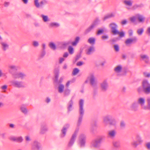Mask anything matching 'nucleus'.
<instances>
[{
    "mask_svg": "<svg viewBox=\"0 0 150 150\" xmlns=\"http://www.w3.org/2000/svg\"><path fill=\"white\" fill-rule=\"evenodd\" d=\"M84 100L83 99L79 100V116L77 122V126H80L81 123L82 118L84 113V110L83 108Z\"/></svg>",
    "mask_w": 150,
    "mask_h": 150,
    "instance_id": "obj_1",
    "label": "nucleus"
},
{
    "mask_svg": "<svg viewBox=\"0 0 150 150\" xmlns=\"http://www.w3.org/2000/svg\"><path fill=\"white\" fill-rule=\"evenodd\" d=\"M111 33L113 35H119L120 38H122L125 36V33L124 32L122 31L119 32L118 30V26L114 22H112L109 25Z\"/></svg>",
    "mask_w": 150,
    "mask_h": 150,
    "instance_id": "obj_2",
    "label": "nucleus"
},
{
    "mask_svg": "<svg viewBox=\"0 0 150 150\" xmlns=\"http://www.w3.org/2000/svg\"><path fill=\"white\" fill-rule=\"evenodd\" d=\"M103 122L105 126L109 124L110 125L115 126L117 122L113 115H107L103 118Z\"/></svg>",
    "mask_w": 150,
    "mask_h": 150,
    "instance_id": "obj_3",
    "label": "nucleus"
},
{
    "mask_svg": "<svg viewBox=\"0 0 150 150\" xmlns=\"http://www.w3.org/2000/svg\"><path fill=\"white\" fill-rule=\"evenodd\" d=\"M11 85L14 87L20 88L25 87L24 83L22 81H18L16 80H13L10 81Z\"/></svg>",
    "mask_w": 150,
    "mask_h": 150,
    "instance_id": "obj_4",
    "label": "nucleus"
},
{
    "mask_svg": "<svg viewBox=\"0 0 150 150\" xmlns=\"http://www.w3.org/2000/svg\"><path fill=\"white\" fill-rule=\"evenodd\" d=\"M39 0H34V4L35 7L38 8H42L45 6L49 4L47 0H42L40 2Z\"/></svg>",
    "mask_w": 150,
    "mask_h": 150,
    "instance_id": "obj_5",
    "label": "nucleus"
},
{
    "mask_svg": "<svg viewBox=\"0 0 150 150\" xmlns=\"http://www.w3.org/2000/svg\"><path fill=\"white\" fill-rule=\"evenodd\" d=\"M79 128H77L74 134H72L70 140L68 144V146L69 147H71L72 146L76 140L77 134L79 131Z\"/></svg>",
    "mask_w": 150,
    "mask_h": 150,
    "instance_id": "obj_6",
    "label": "nucleus"
},
{
    "mask_svg": "<svg viewBox=\"0 0 150 150\" xmlns=\"http://www.w3.org/2000/svg\"><path fill=\"white\" fill-rule=\"evenodd\" d=\"M142 86L144 92L146 94L150 93V83L148 81L144 80L142 82Z\"/></svg>",
    "mask_w": 150,
    "mask_h": 150,
    "instance_id": "obj_7",
    "label": "nucleus"
},
{
    "mask_svg": "<svg viewBox=\"0 0 150 150\" xmlns=\"http://www.w3.org/2000/svg\"><path fill=\"white\" fill-rule=\"evenodd\" d=\"M104 138V137L101 136L94 140L92 143V146L96 148L99 147Z\"/></svg>",
    "mask_w": 150,
    "mask_h": 150,
    "instance_id": "obj_8",
    "label": "nucleus"
},
{
    "mask_svg": "<svg viewBox=\"0 0 150 150\" xmlns=\"http://www.w3.org/2000/svg\"><path fill=\"white\" fill-rule=\"evenodd\" d=\"M86 136L84 134H80L79 136V141L80 146L81 147H84L86 142Z\"/></svg>",
    "mask_w": 150,
    "mask_h": 150,
    "instance_id": "obj_9",
    "label": "nucleus"
},
{
    "mask_svg": "<svg viewBox=\"0 0 150 150\" xmlns=\"http://www.w3.org/2000/svg\"><path fill=\"white\" fill-rule=\"evenodd\" d=\"M88 79L89 80L90 84L94 90L97 88V82L95 80V77L93 74H91L88 77Z\"/></svg>",
    "mask_w": 150,
    "mask_h": 150,
    "instance_id": "obj_10",
    "label": "nucleus"
},
{
    "mask_svg": "<svg viewBox=\"0 0 150 150\" xmlns=\"http://www.w3.org/2000/svg\"><path fill=\"white\" fill-rule=\"evenodd\" d=\"M59 68H55L54 71L55 78L54 81L55 82L58 83H61L63 80V78L61 77L60 78V81L58 82V79L59 76Z\"/></svg>",
    "mask_w": 150,
    "mask_h": 150,
    "instance_id": "obj_11",
    "label": "nucleus"
},
{
    "mask_svg": "<svg viewBox=\"0 0 150 150\" xmlns=\"http://www.w3.org/2000/svg\"><path fill=\"white\" fill-rule=\"evenodd\" d=\"M100 22V21L98 19H96L95 21L88 28H87L85 30V33L86 34L90 32L93 28L96 27L97 25L98 22Z\"/></svg>",
    "mask_w": 150,
    "mask_h": 150,
    "instance_id": "obj_12",
    "label": "nucleus"
},
{
    "mask_svg": "<svg viewBox=\"0 0 150 150\" xmlns=\"http://www.w3.org/2000/svg\"><path fill=\"white\" fill-rule=\"evenodd\" d=\"M100 86L102 91H106L108 88V84L107 81L106 80H104L100 83Z\"/></svg>",
    "mask_w": 150,
    "mask_h": 150,
    "instance_id": "obj_13",
    "label": "nucleus"
},
{
    "mask_svg": "<svg viewBox=\"0 0 150 150\" xmlns=\"http://www.w3.org/2000/svg\"><path fill=\"white\" fill-rule=\"evenodd\" d=\"M32 150H42L40 143L37 141H35L32 146Z\"/></svg>",
    "mask_w": 150,
    "mask_h": 150,
    "instance_id": "obj_14",
    "label": "nucleus"
},
{
    "mask_svg": "<svg viewBox=\"0 0 150 150\" xmlns=\"http://www.w3.org/2000/svg\"><path fill=\"white\" fill-rule=\"evenodd\" d=\"M137 41V37H134L132 38H130L127 39L125 42V43L126 45L136 42Z\"/></svg>",
    "mask_w": 150,
    "mask_h": 150,
    "instance_id": "obj_15",
    "label": "nucleus"
},
{
    "mask_svg": "<svg viewBox=\"0 0 150 150\" xmlns=\"http://www.w3.org/2000/svg\"><path fill=\"white\" fill-rule=\"evenodd\" d=\"M138 104L137 102L132 103L129 106V109L131 110L136 112L138 110Z\"/></svg>",
    "mask_w": 150,
    "mask_h": 150,
    "instance_id": "obj_16",
    "label": "nucleus"
},
{
    "mask_svg": "<svg viewBox=\"0 0 150 150\" xmlns=\"http://www.w3.org/2000/svg\"><path fill=\"white\" fill-rule=\"evenodd\" d=\"M116 134L117 132L115 130L113 129L110 130L107 133V137L108 138L113 139L115 137Z\"/></svg>",
    "mask_w": 150,
    "mask_h": 150,
    "instance_id": "obj_17",
    "label": "nucleus"
},
{
    "mask_svg": "<svg viewBox=\"0 0 150 150\" xmlns=\"http://www.w3.org/2000/svg\"><path fill=\"white\" fill-rule=\"evenodd\" d=\"M133 1L131 0H125L124 1L126 8L128 10L131 9Z\"/></svg>",
    "mask_w": 150,
    "mask_h": 150,
    "instance_id": "obj_18",
    "label": "nucleus"
},
{
    "mask_svg": "<svg viewBox=\"0 0 150 150\" xmlns=\"http://www.w3.org/2000/svg\"><path fill=\"white\" fill-rule=\"evenodd\" d=\"M48 131V128L46 124H43L41 125L40 131V134H45Z\"/></svg>",
    "mask_w": 150,
    "mask_h": 150,
    "instance_id": "obj_19",
    "label": "nucleus"
},
{
    "mask_svg": "<svg viewBox=\"0 0 150 150\" xmlns=\"http://www.w3.org/2000/svg\"><path fill=\"white\" fill-rule=\"evenodd\" d=\"M9 139L12 141L19 143H21L23 141V139L22 137H15L11 136L10 137Z\"/></svg>",
    "mask_w": 150,
    "mask_h": 150,
    "instance_id": "obj_20",
    "label": "nucleus"
},
{
    "mask_svg": "<svg viewBox=\"0 0 150 150\" xmlns=\"http://www.w3.org/2000/svg\"><path fill=\"white\" fill-rule=\"evenodd\" d=\"M60 26V24L56 22H51L49 25V27L51 28H57L59 27Z\"/></svg>",
    "mask_w": 150,
    "mask_h": 150,
    "instance_id": "obj_21",
    "label": "nucleus"
},
{
    "mask_svg": "<svg viewBox=\"0 0 150 150\" xmlns=\"http://www.w3.org/2000/svg\"><path fill=\"white\" fill-rule=\"evenodd\" d=\"M2 49L4 51H6L9 48V45L5 42H0Z\"/></svg>",
    "mask_w": 150,
    "mask_h": 150,
    "instance_id": "obj_22",
    "label": "nucleus"
},
{
    "mask_svg": "<svg viewBox=\"0 0 150 150\" xmlns=\"http://www.w3.org/2000/svg\"><path fill=\"white\" fill-rule=\"evenodd\" d=\"M115 15V13H111L108 14L104 16L103 18V20L104 21H105L109 18L114 17Z\"/></svg>",
    "mask_w": 150,
    "mask_h": 150,
    "instance_id": "obj_23",
    "label": "nucleus"
},
{
    "mask_svg": "<svg viewBox=\"0 0 150 150\" xmlns=\"http://www.w3.org/2000/svg\"><path fill=\"white\" fill-rule=\"evenodd\" d=\"M95 51L94 47L91 46L89 47L86 51V53L87 55H90L93 53Z\"/></svg>",
    "mask_w": 150,
    "mask_h": 150,
    "instance_id": "obj_24",
    "label": "nucleus"
},
{
    "mask_svg": "<svg viewBox=\"0 0 150 150\" xmlns=\"http://www.w3.org/2000/svg\"><path fill=\"white\" fill-rule=\"evenodd\" d=\"M136 17L140 22H144L145 19V17L139 14H136Z\"/></svg>",
    "mask_w": 150,
    "mask_h": 150,
    "instance_id": "obj_25",
    "label": "nucleus"
},
{
    "mask_svg": "<svg viewBox=\"0 0 150 150\" xmlns=\"http://www.w3.org/2000/svg\"><path fill=\"white\" fill-rule=\"evenodd\" d=\"M69 44L68 42H61L58 43V45L61 49H64Z\"/></svg>",
    "mask_w": 150,
    "mask_h": 150,
    "instance_id": "obj_26",
    "label": "nucleus"
},
{
    "mask_svg": "<svg viewBox=\"0 0 150 150\" xmlns=\"http://www.w3.org/2000/svg\"><path fill=\"white\" fill-rule=\"evenodd\" d=\"M122 68V66L121 65H119L115 67L114 70L116 73L118 74L121 72Z\"/></svg>",
    "mask_w": 150,
    "mask_h": 150,
    "instance_id": "obj_27",
    "label": "nucleus"
},
{
    "mask_svg": "<svg viewBox=\"0 0 150 150\" xmlns=\"http://www.w3.org/2000/svg\"><path fill=\"white\" fill-rule=\"evenodd\" d=\"M145 102V99L144 98H139L137 102L138 104H139L141 106H142L144 105Z\"/></svg>",
    "mask_w": 150,
    "mask_h": 150,
    "instance_id": "obj_28",
    "label": "nucleus"
},
{
    "mask_svg": "<svg viewBox=\"0 0 150 150\" xmlns=\"http://www.w3.org/2000/svg\"><path fill=\"white\" fill-rule=\"evenodd\" d=\"M64 86L62 84H60L58 87V92L60 93H63L64 91Z\"/></svg>",
    "mask_w": 150,
    "mask_h": 150,
    "instance_id": "obj_29",
    "label": "nucleus"
},
{
    "mask_svg": "<svg viewBox=\"0 0 150 150\" xmlns=\"http://www.w3.org/2000/svg\"><path fill=\"white\" fill-rule=\"evenodd\" d=\"M113 145L115 148H118L120 146V143L119 141H114L113 142Z\"/></svg>",
    "mask_w": 150,
    "mask_h": 150,
    "instance_id": "obj_30",
    "label": "nucleus"
},
{
    "mask_svg": "<svg viewBox=\"0 0 150 150\" xmlns=\"http://www.w3.org/2000/svg\"><path fill=\"white\" fill-rule=\"evenodd\" d=\"M73 104V102L72 100H71L69 102L68 104L67 109L68 112L72 110V106Z\"/></svg>",
    "mask_w": 150,
    "mask_h": 150,
    "instance_id": "obj_31",
    "label": "nucleus"
},
{
    "mask_svg": "<svg viewBox=\"0 0 150 150\" xmlns=\"http://www.w3.org/2000/svg\"><path fill=\"white\" fill-rule=\"evenodd\" d=\"M67 130L65 129L64 128H63L61 130V133L60 134V136L61 138H64L66 134Z\"/></svg>",
    "mask_w": 150,
    "mask_h": 150,
    "instance_id": "obj_32",
    "label": "nucleus"
},
{
    "mask_svg": "<svg viewBox=\"0 0 150 150\" xmlns=\"http://www.w3.org/2000/svg\"><path fill=\"white\" fill-rule=\"evenodd\" d=\"M41 17L42 18L43 21L45 22H46L50 21V20L48 18V17L47 15H45L42 14L41 15Z\"/></svg>",
    "mask_w": 150,
    "mask_h": 150,
    "instance_id": "obj_33",
    "label": "nucleus"
},
{
    "mask_svg": "<svg viewBox=\"0 0 150 150\" xmlns=\"http://www.w3.org/2000/svg\"><path fill=\"white\" fill-rule=\"evenodd\" d=\"M8 71L9 73H12V69L14 70H17L18 67L14 65H11L8 66Z\"/></svg>",
    "mask_w": 150,
    "mask_h": 150,
    "instance_id": "obj_34",
    "label": "nucleus"
},
{
    "mask_svg": "<svg viewBox=\"0 0 150 150\" xmlns=\"http://www.w3.org/2000/svg\"><path fill=\"white\" fill-rule=\"evenodd\" d=\"M70 90L68 88L65 89L63 92L64 96H69L70 93Z\"/></svg>",
    "mask_w": 150,
    "mask_h": 150,
    "instance_id": "obj_35",
    "label": "nucleus"
},
{
    "mask_svg": "<svg viewBox=\"0 0 150 150\" xmlns=\"http://www.w3.org/2000/svg\"><path fill=\"white\" fill-rule=\"evenodd\" d=\"M80 40L79 37H76L75 39V40L71 43L72 45L73 46H76L79 42Z\"/></svg>",
    "mask_w": 150,
    "mask_h": 150,
    "instance_id": "obj_36",
    "label": "nucleus"
},
{
    "mask_svg": "<svg viewBox=\"0 0 150 150\" xmlns=\"http://www.w3.org/2000/svg\"><path fill=\"white\" fill-rule=\"evenodd\" d=\"M96 39L94 37H91L89 38L88 40V42L91 44H94L95 43Z\"/></svg>",
    "mask_w": 150,
    "mask_h": 150,
    "instance_id": "obj_37",
    "label": "nucleus"
},
{
    "mask_svg": "<svg viewBox=\"0 0 150 150\" xmlns=\"http://www.w3.org/2000/svg\"><path fill=\"white\" fill-rule=\"evenodd\" d=\"M21 112L25 114H27L28 111L26 107L23 106H22L21 107Z\"/></svg>",
    "mask_w": 150,
    "mask_h": 150,
    "instance_id": "obj_38",
    "label": "nucleus"
},
{
    "mask_svg": "<svg viewBox=\"0 0 150 150\" xmlns=\"http://www.w3.org/2000/svg\"><path fill=\"white\" fill-rule=\"evenodd\" d=\"M49 46L53 50H55L56 49V46L55 44L53 42H50L49 44Z\"/></svg>",
    "mask_w": 150,
    "mask_h": 150,
    "instance_id": "obj_39",
    "label": "nucleus"
},
{
    "mask_svg": "<svg viewBox=\"0 0 150 150\" xmlns=\"http://www.w3.org/2000/svg\"><path fill=\"white\" fill-rule=\"evenodd\" d=\"M141 57L144 60L146 63L148 62L149 61V57L148 56L146 55H141Z\"/></svg>",
    "mask_w": 150,
    "mask_h": 150,
    "instance_id": "obj_40",
    "label": "nucleus"
},
{
    "mask_svg": "<svg viewBox=\"0 0 150 150\" xmlns=\"http://www.w3.org/2000/svg\"><path fill=\"white\" fill-rule=\"evenodd\" d=\"M79 71V70L77 68H75L74 69L72 72L73 75L75 76L76 75Z\"/></svg>",
    "mask_w": 150,
    "mask_h": 150,
    "instance_id": "obj_41",
    "label": "nucleus"
},
{
    "mask_svg": "<svg viewBox=\"0 0 150 150\" xmlns=\"http://www.w3.org/2000/svg\"><path fill=\"white\" fill-rule=\"evenodd\" d=\"M144 31V29L141 28L137 30V33L139 35H142Z\"/></svg>",
    "mask_w": 150,
    "mask_h": 150,
    "instance_id": "obj_42",
    "label": "nucleus"
},
{
    "mask_svg": "<svg viewBox=\"0 0 150 150\" xmlns=\"http://www.w3.org/2000/svg\"><path fill=\"white\" fill-rule=\"evenodd\" d=\"M120 127L122 129H124L126 126V123L125 122L122 120L120 122Z\"/></svg>",
    "mask_w": 150,
    "mask_h": 150,
    "instance_id": "obj_43",
    "label": "nucleus"
},
{
    "mask_svg": "<svg viewBox=\"0 0 150 150\" xmlns=\"http://www.w3.org/2000/svg\"><path fill=\"white\" fill-rule=\"evenodd\" d=\"M13 77L15 79L19 78V72H16L12 75Z\"/></svg>",
    "mask_w": 150,
    "mask_h": 150,
    "instance_id": "obj_44",
    "label": "nucleus"
},
{
    "mask_svg": "<svg viewBox=\"0 0 150 150\" xmlns=\"http://www.w3.org/2000/svg\"><path fill=\"white\" fill-rule=\"evenodd\" d=\"M68 51L70 54H71L74 53V49L71 46H69L68 48Z\"/></svg>",
    "mask_w": 150,
    "mask_h": 150,
    "instance_id": "obj_45",
    "label": "nucleus"
},
{
    "mask_svg": "<svg viewBox=\"0 0 150 150\" xmlns=\"http://www.w3.org/2000/svg\"><path fill=\"white\" fill-rule=\"evenodd\" d=\"M26 74L23 73L19 72V78L21 79H23L26 77Z\"/></svg>",
    "mask_w": 150,
    "mask_h": 150,
    "instance_id": "obj_46",
    "label": "nucleus"
},
{
    "mask_svg": "<svg viewBox=\"0 0 150 150\" xmlns=\"http://www.w3.org/2000/svg\"><path fill=\"white\" fill-rule=\"evenodd\" d=\"M136 139L137 141L139 144L141 143L143 141L141 137L139 135L137 136Z\"/></svg>",
    "mask_w": 150,
    "mask_h": 150,
    "instance_id": "obj_47",
    "label": "nucleus"
},
{
    "mask_svg": "<svg viewBox=\"0 0 150 150\" xmlns=\"http://www.w3.org/2000/svg\"><path fill=\"white\" fill-rule=\"evenodd\" d=\"M33 46L35 47H38L39 45V43L38 42L36 41H34L33 42Z\"/></svg>",
    "mask_w": 150,
    "mask_h": 150,
    "instance_id": "obj_48",
    "label": "nucleus"
},
{
    "mask_svg": "<svg viewBox=\"0 0 150 150\" xmlns=\"http://www.w3.org/2000/svg\"><path fill=\"white\" fill-rule=\"evenodd\" d=\"M139 144L138 143L137 141H134L132 143V145L135 147H137L138 145Z\"/></svg>",
    "mask_w": 150,
    "mask_h": 150,
    "instance_id": "obj_49",
    "label": "nucleus"
},
{
    "mask_svg": "<svg viewBox=\"0 0 150 150\" xmlns=\"http://www.w3.org/2000/svg\"><path fill=\"white\" fill-rule=\"evenodd\" d=\"M45 50H42L40 55V58H43L45 54Z\"/></svg>",
    "mask_w": 150,
    "mask_h": 150,
    "instance_id": "obj_50",
    "label": "nucleus"
},
{
    "mask_svg": "<svg viewBox=\"0 0 150 150\" xmlns=\"http://www.w3.org/2000/svg\"><path fill=\"white\" fill-rule=\"evenodd\" d=\"M101 38L103 40H107L109 38V36L107 35H102L101 36Z\"/></svg>",
    "mask_w": 150,
    "mask_h": 150,
    "instance_id": "obj_51",
    "label": "nucleus"
},
{
    "mask_svg": "<svg viewBox=\"0 0 150 150\" xmlns=\"http://www.w3.org/2000/svg\"><path fill=\"white\" fill-rule=\"evenodd\" d=\"M25 140L27 142H28L31 141V139L28 136H26L25 137Z\"/></svg>",
    "mask_w": 150,
    "mask_h": 150,
    "instance_id": "obj_52",
    "label": "nucleus"
},
{
    "mask_svg": "<svg viewBox=\"0 0 150 150\" xmlns=\"http://www.w3.org/2000/svg\"><path fill=\"white\" fill-rule=\"evenodd\" d=\"M114 47L115 50L117 51L118 52L119 51V46L117 45H115L114 46Z\"/></svg>",
    "mask_w": 150,
    "mask_h": 150,
    "instance_id": "obj_53",
    "label": "nucleus"
},
{
    "mask_svg": "<svg viewBox=\"0 0 150 150\" xmlns=\"http://www.w3.org/2000/svg\"><path fill=\"white\" fill-rule=\"evenodd\" d=\"M136 19H137V18L136 17V15L135 16H134L132 17H131L130 18V20L132 22H134L135 21Z\"/></svg>",
    "mask_w": 150,
    "mask_h": 150,
    "instance_id": "obj_54",
    "label": "nucleus"
},
{
    "mask_svg": "<svg viewBox=\"0 0 150 150\" xmlns=\"http://www.w3.org/2000/svg\"><path fill=\"white\" fill-rule=\"evenodd\" d=\"M104 31V30L103 29H101L98 30L97 31V34L99 35L103 33Z\"/></svg>",
    "mask_w": 150,
    "mask_h": 150,
    "instance_id": "obj_55",
    "label": "nucleus"
},
{
    "mask_svg": "<svg viewBox=\"0 0 150 150\" xmlns=\"http://www.w3.org/2000/svg\"><path fill=\"white\" fill-rule=\"evenodd\" d=\"M147 101L148 104V109L150 110V98H147Z\"/></svg>",
    "mask_w": 150,
    "mask_h": 150,
    "instance_id": "obj_56",
    "label": "nucleus"
},
{
    "mask_svg": "<svg viewBox=\"0 0 150 150\" xmlns=\"http://www.w3.org/2000/svg\"><path fill=\"white\" fill-rule=\"evenodd\" d=\"M74 82L73 80L71 81H67V82L66 83V86L67 87H68L69 86V85L71 83H72Z\"/></svg>",
    "mask_w": 150,
    "mask_h": 150,
    "instance_id": "obj_57",
    "label": "nucleus"
},
{
    "mask_svg": "<svg viewBox=\"0 0 150 150\" xmlns=\"http://www.w3.org/2000/svg\"><path fill=\"white\" fill-rule=\"evenodd\" d=\"M146 146L147 149L150 150V142H148L146 144Z\"/></svg>",
    "mask_w": 150,
    "mask_h": 150,
    "instance_id": "obj_58",
    "label": "nucleus"
},
{
    "mask_svg": "<svg viewBox=\"0 0 150 150\" xmlns=\"http://www.w3.org/2000/svg\"><path fill=\"white\" fill-rule=\"evenodd\" d=\"M70 125L69 124H65L63 128H64L65 129L67 130V129L69 127Z\"/></svg>",
    "mask_w": 150,
    "mask_h": 150,
    "instance_id": "obj_59",
    "label": "nucleus"
},
{
    "mask_svg": "<svg viewBox=\"0 0 150 150\" xmlns=\"http://www.w3.org/2000/svg\"><path fill=\"white\" fill-rule=\"evenodd\" d=\"M129 37L132 36L133 34V31L132 30H129Z\"/></svg>",
    "mask_w": 150,
    "mask_h": 150,
    "instance_id": "obj_60",
    "label": "nucleus"
},
{
    "mask_svg": "<svg viewBox=\"0 0 150 150\" xmlns=\"http://www.w3.org/2000/svg\"><path fill=\"white\" fill-rule=\"evenodd\" d=\"M144 76L147 77H150V74L149 73H147L146 72H144Z\"/></svg>",
    "mask_w": 150,
    "mask_h": 150,
    "instance_id": "obj_61",
    "label": "nucleus"
},
{
    "mask_svg": "<svg viewBox=\"0 0 150 150\" xmlns=\"http://www.w3.org/2000/svg\"><path fill=\"white\" fill-rule=\"evenodd\" d=\"M142 6H141V5H138L137 4H136L134 5L133 7V9H135L139 7H141Z\"/></svg>",
    "mask_w": 150,
    "mask_h": 150,
    "instance_id": "obj_62",
    "label": "nucleus"
},
{
    "mask_svg": "<svg viewBox=\"0 0 150 150\" xmlns=\"http://www.w3.org/2000/svg\"><path fill=\"white\" fill-rule=\"evenodd\" d=\"M83 64V62L82 61H80L78 62L76 64V65L77 66H81Z\"/></svg>",
    "mask_w": 150,
    "mask_h": 150,
    "instance_id": "obj_63",
    "label": "nucleus"
},
{
    "mask_svg": "<svg viewBox=\"0 0 150 150\" xmlns=\"http://www.w3.org/2000/svg\"><path fill=\"white\" fill-rule=\"evenodd\" d=\"M51 99L50 98L48 97H47L45 100V102L47 103H49L50 102Z\"/></svg>",
    "mask_w": 150,
    "mask_h": 150,
    "instance_id": "obj_64",
    "label": "nucleus"
}]
</instances>
